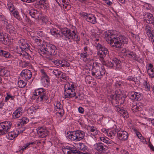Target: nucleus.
Instances as JSON below:
<instances>
[{
    "label": "nucleus",
    "mask_w": 154,
    "mask_h": 154,
    "mask_svg": "<svg viewBox=\"0 0 154 154\" xmlns=\"http://www.w3.org/2000/svg\"><path fill=\"white\" fill-rule=\"evenodd\" d=\"M15 97L11 95V94H9L8 93L7 94V96L5 97L4 101L5 102H7L8 100L11 99L12 100H14V98Z\"/></svg>",
    "instance_id": "obj_45"
},
{
    "label": "nucleus",
    "mask_w": 154,
    "mask_h": 154,
    "mask_svg": "<svg viewBox=\"0 0 154 154\" xmlns=\"http://www.w3.org/2000/svg\"><path fill=\"white\" fill-rule=\"evenodd\" d=\"M127 79L129 81H132L134 82L135 81V78L131 76H129L127 78Z\"/></svg>",
    "instance_id": "obj_62"
},
{
    "label": "nucleus",
    "mask_w": 154,
    "mask_h": 154,
    "mask_svg": "<svg viewBox=\"0 0 154 154\" xmlns=\"http://www.w3.org/2000/svg\"><path fill=\"white\" fill-rule=\"evenodd\" d=\"M123 113L122 115L125 118H127L128 117V113L126 110H122Z\"/></svg>",
    "instance_id": "obj_57"
},
{
    "label": "nucleus",
    "mask_w": 154,
    "mask_h": 154,
    "mask_svg": "<svg viewBox=\"0 0 154 154\" xmlns=\"http://www.w3.org/2000/svg\"><path fill=\"white\" fill-rule=\"evenodd\" d=\"M80 150L83 151H85L87 150L88 149V147L84 144L83 143H79V146L78 147Z\"/></svg>",
    "instance_id": "obj_39"
},
{
    "label": "nucleus",
    "mask_w": 154,
    "mask_h": 154,
    "mask_svg": "<svg viewBox=\"0 0 154 154\" xmlns=\"http://www.w3.org/2000/svg\"><path fill=\"white\" fill-rule=\"evenodd\" d=\"M104 35L106 41L111 46L115 48H120L122 44L128 43V38L123 35H120L117 37L113 30H109L105 31Z\"/></svg>",
    "instance_id": "obj_1"
},
{
    "label": "nucleus",
    "mask_w": 154,
    "mask_h": 154,
    "mask_svg": "<svg viewBox=\"0 0 154 154\" xmlns=\"http://www.w3.org/2000/svg\"><path fill=\"white\" fill-rule=\"evenodd\" d=\"M17 83L19 87L20 88H23L26 85L25 83L22 80L18 81Z\"/></svg>",
    "instance_id": "obj_43"
},
{
    "label": "nucleus",
    "mask_w": 154,
    "mask_h": 154,
    "mask_svg": "<svg viewBox=\"0 0 154 154\" xmlns=\"http://www.w3.org/2000/svg\"><path fill=\"white\" fill-rule=\"evenodd\" d=\"M64 148L67 150V153L68 154H74L78 150L76 149V148L74 147L69 146H66Z\"/></svg>",
    "instance_id": "obj_29"
},
{
    "label": "nucleus",
    "mask_w": 154,
    "mask_h": 154,
    "mask_svg": "<svg viewBox=\"0 0 154 154\" xmlns=\"http://www.w3.org/2000/svg\"><path fill=\"white\" fill-rule=\"evenodd\" d=\"M2 22L5 27V31L12 36H15L16 31L13 26L9 24L7 20L5 19H3Z\"/></svg>",
    "instance_id": "obj_11"
},
{
    "label": "nucleus",
    "mask_w": 154,
    "mask_h": 154,
    "mask_svg": "<svg viewBox=\"0 0 154 154\" xmlns=\"http://www.w3.org/2000/svg\"><path fill=\"white\" fill-rule=\"evenodd\" d=\"M18 43L21 47L22 49H23L24 50H29L30 48V46L29 44L26 42L23 39H21L19 40Z\"/></svg>",
    "instance_id": "obj_19"
},
{
    "label": "nucleus",
    "mask_w": 154,
    "mask_h": 154,
    "mask_svg": "<svg viewBox=\"0 0 154 154\" xmlns=\"http://www.w3.org/2000/svg\"><path fill=\"white\" fill-rule=\"evenodd\" d=\"M7 7L9 11L11 12H12L14 10V7L11 2H8L7 4Z\"/></svg>",
    "instance_id": "obj_42"
},
{
    "label": "nucleus",
    "mask_w": 154,
    "mask_h": 154,
    "mask_svg": "<svg viewBox=\"0 0 154 154\" xmlns=\"http://www.w3.org/2000/svg\"><path fill=\"white\" fill-rule=\"evenodd\" d=\"M19 148L20 149V152H23L26 149L24 145L23 146H19Z\"/></svg>",
    "instance_id": "obj_61"
},
{
    "label": "nucleus",
    "mask_w": 154,
    "mask_h": 154,
    "mask_svg": "<svg viewBox=\"0 0 154 154\" xmlns=\"http://www.w3.org/2000/svg\"><path fill=\"white\" fill-rule=\"evenodd\" d=\"M115 109L116 111L121 115L123 112L122 110H125L122 108L120 107L119 106H116Z\"/></svg>",
    "instance_id": "obj_44"
},
{
    "label": "nucleus",
    "mask_w": 154,
    "mask_h": 154,
    "mask_svg": "<svg viewBox=\"0 0 154 154\" xmlns=\"http://www.w3.org/2000/svg\"><path fill=\"white\" fill-rule=\"evenodd\" d=\"M57 111H58V112H57L56 113L57 115L59 114L60 117H62L64 114V111L63 109L57 110Z\"/></svg>",
    "instance_id": "obj_53"
},
{
    "label": "nucleus",
    "mask_w": 154,
    "mask_h": 154,
    "mask_svg": "<svg viewBox=\"0 0 154 154\" xmlns=\"http://www.w3.org/2000/svg\"><path fill=\"white\" fill-rule=\"evenodd\" d=\"M38 47V51L39 54L49 60L51 59V55H54L56 54L55 52L56 47L51 44L45 42L39 45Z\"/></svg>",
    "instance_id": "obj_2"
},
{
    "label": "nucleus",
    "mask_w": 154,
    "mask_h": 154,
    "mask_svg": "<svg viewBox=\"0 0 154 154\" xmlns=\"http://www.w3.org/2000/svg\"><path fill=\"white\" fill-rule=\"evenodd\" d=\"M133 130L134 133L136 134V135L139 138L142 136V135L138 131L136 128H134Z\"/></svg>",
    "instance_id": "obj_52"
},
{
    "label": "nucleus",
    "mask_w": 154,
    "mask_h": 154,
    "mask_svg": "<svg viewBox=\"0 0 154 154\" xmlns=\"http://www.w3.org/2000/svg\"><path fill=\"white\" fill-rule=\"evenodd\" d=\"M13 15L18 20H21V18L19 15V13L18 11H14L13 13Z\"/></svg>",
    "instance_id": "obj_47"
},
{
    "label": "nucleus",
    "mask_w": 154,
    "mask_h": 154,
    "mask_svg": "<svg viewBox=\"0 0 154 154\" xmlns=\"http://www.w3.org/2000/svg\"><path fill=\"white\" fill-rule=\"evenodd\" d=\"M144 85L145 86V89L147 91H149L150 90V86L149 85L148 82H147L146 81H145L144 83Z\"/></svg>",
    "instance_id": "obj_51"
},
{
    "label": "nucleus",
    "mask_w": 154,
    "mask_h": 154,
    "mask_svg": "<svg viewBox=\"0 0 154 154\" xmlns=\"http://www.w3.org/2000/svg\"><path fill=\"white\" fill-rule=\"evenodd\" d=\"M96 47L98 51L97 54L100 57V60L102 62L104 61V58L109 53L108 49L99 43L97 44Z\"/></svg>",
    "instance_id": "obj_8"
},
{
    "label": "nucleus",
    "mask_w": 154,
    "mask_h": 154,
    "mask_svg": "<svg viewBox=\"0 0 154 154\" xmlns=\"http://www.w3.org/2000/svg\"><path fill=\"white\" fill-rule=\"evenodd\" d=\"M29 14L32 17L37 18L39 15V12L35 9H31L29 11Z\"/></svg>",
    "instance_id": "obj_30"
},
{
    "label": "nucleus",
    "mask_w": 154,
    "mask_h": 154,
    "mask_svg": "<svg viewBox=\"0 0 154 154\" xmlns=\"http://www.w3.org/2000/svg\"><path fill=\"white\" fill-rule=\"evenodd\" d=\"M54 63L56 66L61 67H69L70 66L69 63L66 60H56L53 61Z\"/></svg>",
    "instance_id": "obj_21"
},
{
    "label": "nucleus",
    "mask_w": 154,
    "mask_h": 154,
    "mask_svg": "<svg viewBox=\"0 0 154 154\" xmlns=\"http://www.w3.org/2000/svg\"><path fill=\"white\" fill-rule=\"evenodd\" d=\"M77 87L73 82L68 83L64 86V97L65 99L74 97L76 95L75 90Z\"/></svg>",
    "instance_id": "obj_6"
},
{
    "label": "nucleus",
    "mask_w": 154,
    "mask_h": 154,
    "mask_svg": "<svg viewBox=\"0 0 154 154\" xmlns=\"http://www.w3.org/2000/svg\"><path fill=\"white\" fill-rule=\"evenodd\" d=\"M0 41L3 44L7 45L9 43L10 39L6 33L0 32Z\"/></svg>",
    "instance_id": "obj_17"
},
{
    "label": "nucleus",
    "mask_w": 154,
    "mask_h": 154,
    "mask_svg": "<svg viewBox=\"0 0 154 154\" xmlns=\"http://www.w3.org/2000/svg\"><path fill=\"white\" fill-rule=\"evenodd\" d=\"M143 16L144 19L147 23L152 24L154 23V17L152 14L147 12Z\"/></svg>",
    "instance_id": "obj_20"
},
{
    "label": "nucleus",
    "mask_w": 154,
    "mask_h": 154,
    "mask_svg": "<svg viewBox=\"0 0 154 154\" xmlns=\"http://www.w3.org/2000/svg\"><path fill=\"white\" fill-rule=\"evenodd\" d=\"M59 78L61 79L63 81H67L69 79V77L66 76L65 73L62 72Z\"/></svg>",
    "instance_id": "obj_40"
},
{
    "label": "nucleus",
    "mask_w": 154,
    "mask_h": 154,
    "mask_svg": "<svg viewBox=\"0 0 154 154\" xmlns=\"http://www.w3.org/2000/svg\"><path fill=\"white\" fill-rule=\"evenodd\" d=\"M29 63L28 62L20 60L19 62V66L22 67H25L29 66Z\"/></svg>",
    "instance_id": "obj_41"
},
{
    "label": "nucleus",
    "mask_w": 154,
    "mask_h": 154,
    "mask_svg": "<svg viewBox=\"0 0 154 154\" xmlns=\"http://www.w3.org/2000/svg\"><path fill=\"white\" fill-rule=\"evenodd\" d=\"M0 56L6 58H11L12 57L9 52L2 50H0Z\"/></svg>",
    "instance_id": "obj_28"
},
{
    "label": "nucleus",
    "mask_w": 154,
    "mask_h": 154,
    "mask_svg": "<svg viewBox=\"0 0 154 154\" xmlns=\"http://www.w3.org/2000/svg\"><path fill=\"white\" fill-rule=\"evenodd\" d=\"M20 75L25 80L28 81L32 76V72L28 69L23 70L21 72Z\"/></svg>",
    "instance_id": "obj_18"
},
{
    "label": "nucleus",
    "mask_w": 154,
    "mask_h": 154,
    "mask_svg": "<svg viewBox=\"0 0 154 154\" xmlns=\"http://www.w3.org/2000/svg\"><path fill=\"white\" fill-rule=\"evenodd\" d=\"M107 134L108 136L112 137L115 135V133L114 131H111L109 134Z\"/></svg>",
    "instance_id": "obj_63"
},
{
    "label": "nucleus",
    "mask_w": 154,
    "mask_h": 154,
    "mask_svg": "<svg viewBox=\"0 0 154 154\" xmlns=\"http://www.w3.org/2000/svg\"><path fill=\"white\" fill-rule=\"evenodd\" d=\"M62 72L58 69H54L52 72V73L54 74L56 77L59 78L60 75Z\"/></svg>",
    "instance_id": "obj_38"
},
{
    "label": "nucleus",
    "mask_w": 154,
    "mask_h": 154,
    "mask_svg": "<svg viewBox=\"0 0 154 154\" xmlns=\"http://www.w3.org/2000/svg\"><path fill=\"white\" fill-rule=\"evenodd\" d=\"M79 14L87 21L91 23L95 24L97 22L96 17L92 14L81 12L79 13Z\"/></svg>",
    "instance_id": "obj_10"
},
{
    "label": "nucleus",
    "mask_w": 154,
    "mask_h": 154,
    "mask_svg": "<svg viewBox=\"0 0 154 154\" xmlns=\"http://www.w3.org/2000/svg\"><path fill=\"white\" fill-rule=\"evenodd\" d=\"M45 89L43 88L36 89L35 90L34 92L33 93V95L35 96H40L44 93H45Z\"/></svg>",
    "instance_id": "obj_32"
},
{
    "label": "nucleus",
    "mask_w": 154,
    "mask_h": 154,
    "mask_svg": "<svg viewBox=\"0 0 154 154\" xmlns=\"http://www.w3.org/2000/svg\"><path fill=\"white\" fill-rule=\"evenodd\" d=\"M106 72L101 64L96 62H93L91 70V75L93 77L101 79L105 75Z\"/></svg>",
    "instance_id": "obj_4"
},
{
    "label": "nucleus",
    "mask_w": 154,
    "mask_h": 154,
    "mask_svg": "<svg viewBox=\"0 0 154 154\" xmlns=\"http://www.w3.org/2000/svg\"><path fill=\"white\" fill-rule=\"evenodd\" d=\"M129 97L131 100L137 101L141 100L142 96V94L140 92L132 91L129 93Z\"/></svg>",
    "instance_id": "obj_14"
},
{
    "label": "nucleus",
    "mask_w": 154,
    "mask_h": 154,
    "mask_svg": "<svg viewBox=\"0 0 154 154\" xmlns=\"http://www.w3.org/2000/svg\"><path fill=\"white\" fill-rule=\"evenodd\" d=\"M6 70L4 68L0 67V75H5L6 74Z\"/></svg>",
    "instance_id": "obj_56"
},
{
    "label": "nucleus",
    "mask_w": 154,
    "mask_h": 154,
    "mask_svg": "<svg viewBox=\"0 0 154 154\" xmlns=\"http://www.w3.org/2000/svg\"><path fill=\"white\" fill-rule=\"evenodd\" d=\"M128 134L124 131H119L117 133V136L120 140L122 141H125L128 140Z\"/></svg>",
    "instance_id": "obj_16"
},
{
    "label": "nucleus",
    "mask_w": 154,
    "mask_h": 154,
    "mask_svg": "<svg viewBox=\"0 0 154 154\" xmlns=\"http://www.w3.org/2000/svg\"><path fill=\"white\" fill-rule=\"evenodd\" d=\"M146 69L149 78H154V68L151 63H148L146 65Z\"/></svg>",
    "instance_id": "obj_22"
},
{
    "label": "nucleus",
    "mask_w": 154,
    "mask_h": 154,
    "mask_svg": "<svg viewBox=\"0 0 154 154\" xmlns=\"http://www.w3.org/2000/svg\"><path fill=\"white\" fill-rule=\"evenodd\" d=\"M93 53L92 50L89 49L87 46H85L84 48V51L80 54L81 59L85 62L88 61L90 56Z\"/></svg>",
    "instance_id": "obj_12"
},
{
    "label": "nucleus",
    "mask_w": 154,
    "mask_h": 154,
    "mask_svg": "<svg viewBox=\"0 0 154 154\" xmlns=\"http://www.w3.org/2000/svg\"><path fill=\"white\" fill-rule=\"evenodd\" d=\"M67 137L72 141H79L83 139L85 136V132L80 130L67 132Z\"/></svg>",
    "instance_id": "obj_7"
},
{
    "label": "nucleus",
    "mask_w": 154,
    "mask_h": 154,
    "mask_svg": "<svg viewBox=\"0 0 154 154\" xmlns=\"http://www.w3.org/2000/svg\"><path fill=\"white\" fill-rule=\"evenodd\" d=\"M61 32L67 38L73 40L77 42L80 40V38L78 36L77 32L75 27L72 26L70 28H63L61 29Z\"/></svg>",
    "instance_id": "obj_5"
},
{
    "label": "nucleus",
    "mask_w": 154,
    "mask_h": 154,
    "mask_svg": "<svg viewBox=\"0 0 154 154\" xmlns=\"http://www.w3.org/2000/svg\"><path fill=\"white\" fill-rule=\"evenodd\" d=\"M22 55V56L26 59H29V57H30L29 55L27 52H26L25 51H24L23 53L21 55Z\"/></svg>",
    "instance_id": "obj_50"
},
{
    "label": "nucleus",
    "mask_w": 154,
    "mask_h": 154,
    "mask_svg": "<svg viewBox=\"0 0 154 154\" xmlns=\"http://www.w3.org/2000/svg\"><path fill=\"white\" fill-rule=\"evenodd\" d=\"M94 147L95 149L100 152H105L108 149L107 146L101 142H98L95 144Z\"/></svg>",
    "instance_id": "obj_15"
},
{
    "label": "nucleus",
    "mask_w": 154,
    "mask_h": 154,
    "mask_svg": "<svg viewBox=\"0 0 154 154\" xmlns=\"http://www.w3.org/2000/svg\"><path fill=\"white\" fill-rule=\"evenodd\" d=\"M89 129L91 132V134L94 136L98 133V131L93 126H89Z\"/></svg>",
    "instance_id": "obj_36"
},
{
    "label": "nucleus",
    "mask_w": 154,
    "mask_h": 154,
    "mask_svg": "<svg viewBox=\"0 0 154 154\" xmlns=\"http://www.w3.org/2000/svg\"><path fill=\"white\" fill-rule=\"evenodd\" d=\"M70 1L68 2V3H63V4H62L61 5H62L63 7L65 8H68V7H69L68 8H69L70 6L69 5V3Z\"/></svg>",
    "instance_id": "obj_59"
},
{
    "label": "nucleus",
    "mask_w": 154,
    "mask_h": 154,
    "mask_svg": "<svg viewBox=\"0 0 154 154\" xmlns=\"http://www.w3.org/2000/svg\"><path fill=\"white\" fill-rule=\"evenodd\" d=\"M36 130L39 137L41 138L45 137L49 134V131L45 127H39Z\"/></svg>",
    "instance_id": "obj_13"
},
{
    "label": "nucleus",
    "mask_w": 154,
    "mask_h": 154,
    "mask_svg": "<svg viewBox=\"0 0 154 154\" xmlns=\"http://www.w3.org/2000/svg\"><path fill=\"white\" fill-rule=\"evenodd\" d=\"M50 32L51 35L57 37L58 35H60L61 32V31L58 30L56 28H52L50 29Z\"/></svg>",
    "instance_id": "obj_31"
},
{
    "label": "nucleus",
    "mask_w": 154,
    "mask_h": 154,
    "mask_svg": "<svg viewBox=\"0 0 154 154\" xmlns=\"http://www.w3.org/2000/svg\"><path fill=\"white\" fill-rule=\"evenodd\" d=\"M139 139H140V141L143 143H146V139L142 136L140 137Z\"/></svg>",
    "instance_id": "obj_64"
},
{
    "label": "nucleus",
    "mask_w": 154,
    "mask_h": 154,
    "mask_svg": "<svg viewBox=\"0 0 154 154\" xmlns=\"http://www.w3.org/2000/svg\"><path fill=\"white\" fill-rule=\"evenodd\" d=\"M144 7L147 10H150L152 8V6L151 5L148 3H146Z\"/></svg>",
    "instance_id": "obj_60"
},
{
    "label": "nucleus",
    "mask_w": 154,
    "mask_h": 154,
    "mask_svg": "<svg viewBox=\"0 0 154 154\" xmlns=\"http://www.w3.org/2000/svg\"><path fill=\"white\" fill-rule=\"evenodd\" d=\"M49 97L46 94V92L44 93L40 96H39L36 99L37 102H42L45 101L47 103H50L51 100H48Z\"/></svg>",
    "instance_id": "obj_23"
},
{
    "label": "nucleus",
    "mask_w": 154,
    "mask_h": 154,
    "mask_svg": "<svg viewBox=\"0 0 154 154\" xmlns=\"http://www.w3.org/2000/svg\"><path fill=\"white\" fill-rule=\"evenodd\" d=\"M29 122V119L26 117H23L20 119L17 124L18 126H22L26 124Z\"/></svg>",
    "instance_id": "obj_33"
},
{
    "label": "nucleus",
    "mask_w": 154,
    "mask_h": 154,
    "mask_svg": "<svg viewBox=\"0 0 154 154\" xmlns=\"http://www.w3.org/2000/svg\"><path fill=\"white\" fill-rule=\"evenodd\" d=\"M23 109L22 108L19 107L16 109L13 114V116L14 118H18L22 115L23 112Z\"/></svg>",
    "instance_id": "obj_26"
},
{
    "label": "nucleus",
    "mask_w": 154,
    "mask_h": 154,
    "mask_svg": "<svg viewBox=\"0 0 154 154\" xmlns=\"http://www.w3.org/2000/svg\"><path fill=\"white\" fill-rule=\"evenodd\" d=\"M54 105L56 106V107L57 108V109L58 110L63 109V106L61 104V103H60V102L58 101H57L56 102V105Z\"/></svg>",
    "instance_id": "obj_46"
},
{
    "label": "nucleus",
    "mask_w": 154,
    "mask_h": 154,
    "mask_svg": "<svg viewBox=\"0 0 154 154\" xmlns=\"http://www.w3.org/2000/svg\"><path fill=\"white\" fill-rule=\"evenodd\" d=\"M42 81H46V83H48V82H50L49 78L48 76L47 75L44 77H42Z\"/></svg>",
    "instance_id": "obj_58"
},
{
    "label": "nucleus",
    "mask_w": 154,
    "mask_h": 154,
    "mask_svg": "<svg viewBox=\"0 0 154 154\" xmlns=\"http://www.w3.org/2000/svg\"><path fill=\"white\" fill-rule=\"evenodd\" d=\"M145 31L148 37H152L154 35V29L149 25H146L145 27Z\"/></svg>",
    "instance_id": "obj_27"
},
{
    "label": "nucleus",
    "mask_w": 154,
    "mask_h": 154,
    "mask_svg": "<svg viewBox=\"0 0 154 154\" xmlns=\"http://www.w3.org/2000/svg\"><path fill=\"white\" fill-rule=\"evenodd\" d=\"M122 52L125 53V55H126L133 60H135L137 59L136 54L134 52L127 51L126 49H123Z\"/></svg>",
    "instance_id": "obj_24"
},
{
    "label": "nucleus",
    "mask_w": 154,
    "mask_h": 154,
    "mask_svg": "<svg viewBox=\"0 0 154 154\" xmlns=\"http://www.w3.org/2000/svg\"><path fill=\"white\" fill-rule=\"evenodd\" d=\"M27 113L28 114L32 116L34 114L35 112L34 110L32 109V108L31 107L28 109Z\"/></svg>",
    "instance_id": "obj_55"
},
{
    "label": "nucleus",
    "mask_w": 154,
    "mask_h": 154,
    "mask_svg": "<svg viewBox=\"0 0 154 154\" xmlns=\"http://www.w3.org/2000/svg\"><path fill=\"white\" fill-rule=\"evenodd\" d=\"M59 5L63 4V3H68L69 0H55Z\"/></svg>",
    "instance_id": "obj_48"
},
{
    "label": "nucleus",
    "mask_w": 154,
    "mask_h": 154,
    "mask_svg": "<svg viewBox=\"0 0 154 154\" xmlns=\"http://www.w3.org/2000/svg\"><path fill=\"white\" fill-rule=\"evenodd\" d=\"M123 85V83L121 81H117L115 83V86L118 88L122 87Z\"/></svg>",
    "instance_id": "obj_49"
},
{
    "label": "nucleus",
    "mask_w": 154,
    "mask_h": 154,
    "mask_svg": "<svg viewBox=\"0 0 154 154\" xmlns=\"http://www.w3.org/2000/svg\"><path fill=\"white\" fill-rule=\"evenodd\" d=\"M131 106V110L133 112H137L141 109L140 106L137 104H132Z\"/></svg>",
    "instance_id": "obj_35"
},
{
    "label": "nucleus",
    "mask_w": 154,
    "mask_h": 154,
    "mask_svg": "<svg viewBox=\"0 0 154 154\" xmlns=\"http://www.w3.org/2000/svg\"><path fill=\"white\" fill-rule=\"evenodd\" d=\"M100 140L109 145V144H112V142L111 140H109L108 138H105L104 137H100Z\"/></svg>",
    "instance_id": "obj_34"
},
{
    "label": "nucleus",
    "mask_w": 154,
    "mask_h": 154,
    "mask_svg": "<svg viewBox=\"0 0 154 154\" xmlns=\"http://www.w3.org/2000/svg\"><path fill=\"white\" fill-rule=\"evenodd\" d=\"M104 64L105 63V65L109 68H113L114 69H120L121 68V62L117 58H113L112 60V61H108L105 63V61H103Z\"/></svg>",
    "instance_id": "obj_9"
},
{
    "label": "nucleus",
    "mask_w": 154,
    "mask_h": 154,
    "mask_svg": "<svg viewBox=\"0 0 154 154\" xmlns=\"http://www.w3.org/2000/svg\"><path fill=\"white\" fill-rule=\"evenodd\" d=\"M12 125L11 122L9 121H5L0 123V135H4L7 133V137L9 140H13L17 137L18 134L13 131H10V130Z\"/></svg>",
    "instance_id": "obj_3"
},
{
    "label": "nucleus",
    "mask_w": 154,
    "mask_h": 154,
    "mask_svg": "<svg viewBox=\"0 0 154 154\" xmlns=\"http://www.w3.org/2000/svg\"><path fill=\"white\" fill-rule=\"evenodd\" d=\"M35 143V142H29L27 143L24 144V146L26 147V149L28 148L29 147H31V145H33Z\"/></svg>",
    "instance_id": "obj_54"
},
{
    "label": "nucleus",
    "mask_w": 154,
    "mask_h": 154,
    "mask_svg": "<svg viewBox=\"0 0 154 154\" xmlns=\"http://www.w3.org/2000/svg\"><path fill=\"white\" fill-rule=\"evenodd\" d=\"M122 97V95L119 94H115L110 95L109 96V98L112 100H115L116 103L117 104L118 103H121L120 100H121Z\"/></svg>",
    "instance_id": "obj_25"
},
{
    "label": "nucleus",
    "mask_w": 154,
    "mask_h": 154,
    "mask_svg": "<svg viewBox=\"0 0 154 154\" xmlns=\"http://www.w3.org/2000/svg\"><path fill=\"white\" fill-rule=\"evenodd\" d=\"M14 50L15 52L20 54V55H21L23 53L24 51L23 49H22V48L20 47V45L19 46H16Z\"/></svg>",
    "instance_id": "obj_37"
}]
</instances>
